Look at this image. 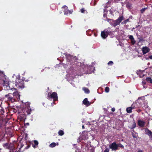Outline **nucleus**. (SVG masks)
<instances>
[{
    "instance_id": "1",
    "label": "nucleus",
    "mask_w": 152,
    "mask_h": 152,
    "mask_svg": "<svg viewBox=\"0 0 152 152\" xmlns=\"http://www.w3.org/2000/svg\"><path fill=\"white\" fill-rule=\"evenodd\" d=\"M124 19V17L123 16L119 17L118 19L114 20L112 19L107 18V20L112 26L115 27L120 24V23Z\"/></svg>"
},
{
    "instance_id": "2",
    "label": "nucleus",
    "mask_w": 152,
    "mask_h": 152,
    "mask_svg": "<svg viewBox=\"0 0 152 152\" xmlns=\"http://www.w3.org/2000/svg\"><path fill=\"white\" fill-rule=\"evenodd\" d=\"M4 99L8 102L13 103L15 102V99L13 97L12 94L9 93L5 95Z\"/></svg>"
},
{
    "instance_id": "3",
    "label": "nucleus",
    "mask_w": 152,
    "mask_h": 152,
    "mask_svg": "<svg viewBox=\"0 0 152 152\" xmlns=\"http://www.w3.org/2000/svg\"><path fill=\"white\" fill-rule=\"evenodd\" d=\"M18 114L19 115L18 116V119L21 121H23L26 119V115L29 114H28L27 111H25V112H24L21 110L19 112Z\"/></svg>"
},
{
    "instance_id": "4",
    "label": "nucleus",
    "mask_w": 152,
    "mask_h": 152,
    "mask_svg": "<svg viewBox=\"0 0 152 152\" xmlns=\"http://www.w3.org/2000/svg\"><path fill=\"white\" fill-rule=\"evenodd\" d=\"M15 86L17 88H23L24 87L23 80L17 78L15 80Z\"/></svg>"
},
{
    "instance_id": "5",
    "label": "nucleus",
    "mask_w": 152,
    "mask_h": 152,
    "mask_svg": "<svg viewBox=\"0 0 152 152\" xmlns=\"http://www.w3.org/2000/svg\"><path fill=\"white\" fill-rule=\"evenodd\" d=\"M30 102H26L25 104L26 107L23 108H21V110L22 111H24V112H25V111H27L28 114H30L31 110L30 106Z\"/></svg>"
},
{
    "instance_id": "6",
    "label": "nucleus",
    "mask_w": 152,
    "mask_h": 152,
    "mask_svg": "<svg viewBox=\"0 0 152 152\" xmlns=\"http://www.w3.org/2000/svg\"><path fill=\"white\" fill-rule=\"evenodd\" d=\"M48 96L49 99H53L54 101H56L58 99L57 94L56 92H53L52 94L48 92Z\"/></svg>"
},
{
    "instance_id": "7",
    "label": "nucleus",
    "mask_w": 152,
    "mask_h": 152,
    "mask_svg": "<svg viewBox=\"0 0 152 152\" xmlns=\"http://www.w3.org/2000/svg\"><path fill=\"white\" fill-rule=\"evenodd\" d=\"M66 59L67 61L70 63V64L73 63V61H75L77 59L76 56L70 55H68L67 56Z\"/></svg>"
},
{
    "instance_id": "8",
    "label": "nucleus",
    "mask_w": 152,
    "mask_h": 152,
    "mask_svg": "<svg viewBox=\"0 0 152 152\" xmlns=\"http://www.w3.org/2000/svg\"><path fill=\"white\" fill-rule=\"evenodd\" d=\"M137 103H134L131 106L127 107L126 109V111L127 113H131L132 112V110L137 108Z\"/></svg>"
},
{
    "instance_id": "9",
    "label": "nucleus",
    "mask_w": 152,
    "mask_h": 152,
    "mask_svg": "<svg viewBox=\"0 0 152 152\" xmlns=\"http://www.w3.org/2000/svg\"><path fill=\"white\" fill-rule=\"evenodd\" d=\"M109 147L110 149H112V151H115L118 149V145L115 142H113L109 145Z\"/></svg>"
},
{
    "instance_id": "10",
    "label": "nucleus",
    "mask_w": 152,
    "mask_h": 152,
    "mask_svg": "<svg viewBox=\"0 0 152 152\" xmlns=\"http://www.w3.org/2000/svg\"><path fill=\"white\" fill-rule=\"evenodd\" d=\"M62 8L64 9V15H67L68 14H72L73 12L72 11L69 10L68 9L66 5L63 6Z\"/></svg>"
},
{
    "instance_id": "11",
    "label": "nucleus",
    "mask_w": 152,
    "mask_h": 152,
    "mask_svg": "<svg viewBox=\"0 0 152 152\" xmlns=\"http://www.w3.org/2000/svg\"><path fill=\"white\" fill-rule=\"evenodd\" d=\"M21 108L18 106H16L15 108H12L10 109V111L13 113H16L18 112V113L19 112H20L21 110Z\"/></svg>"
},
{
    "instance_id": "12",
    "label": "nucleus",
    "mask_w": 152,
    "mask_h": 152,
    "mask_svg": "<svg viewBox=\"0 0 152 152\" xmlns=\"http://www.w3.org/2000/svg\"><path fill=\"white\" fill-rule=\"evenodd\" d=\"M12 96L15 99V101L18 100V99H20V95L18 91L14 92L12 94Z\"/></svg>"
},
{
    "instance_id": "13",
    "label": "nucleus",
    "mask_w": 152,
    "mask_h": 152,
    "mask_svg": "<svg viewBox=\"0 0 152 152\" xmlns=\"http://www.w3.org/2000/svg\"><path fill=\"white\" fill-rule=\"evenodd\" d=\"M145 134L149 137L150 139L152 140V132L148 128L145 129Z\"/></svg>"
},
{
    "instance_id": "14",
    "label": "nucleus",
    "mask_w": 152,
    "mask_h": 152,
    "mask_svg": "<svg viewBox=\"0 0 152 152\" xmlns=\"http://www.w3.org/2000/svg\"><path fill=\"white\" fill-rule=\"evenodd\" d=\"M87 136V133L85 132H83L82 134L81 135V136L79 137V139L80 140H85L86 139Z\"/></svg>"
},
{
    "instance_id": "15",
    "label": "nucleus",
    "mask_w": 152,
    "mask_h": 152,
    "mask_svg": "<svg viewBox=\"0 0 152 152\" xmlns=\"http://www.w3.org/2000/svg\"><path fill=\"white\" fill-rule=\"evenodd\" d=\"M138 125L141 127H143L145 126V122L142 120H139L137 121Z\"/></svg>"
},
{
    "instance_id": "16",
    "label": "nucleus",
    "mask_w": 152,
    "mask_h": 152,
    "mask_svg": "<svg viewBox=\"0 0 152 152\" xmlns=\"http://www.w3.org/2000/svg\"><path fill=\"white\" fill-rule=\"evenodd\" d=\"M142 51L143 54H145L149 51V49L146 47H144L142 48Z\"/></svg>"
},
{
    "instance_id": "17",
    "label": "nucleus",
    "mask_w": 152,
    "mask_h": 152,
    "mask_svg": "<svg viewBox=\"0 0 152 152\" xmlns=\"http://www.w3.org/2000/svg\"><path fill=\"white\" fill-rule=\"evenodd\" d=\"M83 104L87 106H88L91 104V103L88 101V99L87 98H85L83 101Z\"/></svg>"
},
{
    "instance_id": "18",
    "label": "nucleus",
    "mask_w": 152,
    "mask_h": 152,
    "mask_svg": "<svg viewBox=\"0 0 152 152\" xmlns=\"http://www.w3.org/2000/svg\"><path fill=\"white\" fill-rule=\"evenodd\" d=\"M101 36L103 39H105L108 36L106 35V33L104 31H102L101 33Z\"/></svg>"
},
{
    "instance_id": "19",
    "label": "nucleus",
    "mask_w": 152,
    "mask_h": 152,
    "mask_svg": "<svg viewBox=\"0 0 152 152\" xmlns=\"http://www.w3.org/2000/svg\"><path fill=\"white\" fill-rule=\"evenodd\" d=\"M38 141L36 140H34V144H32L33 147L34 148H37V146L38 144Z\"/></svg>"
},
{
    "instance_id": "20",
    "label": "nucleus",
    "mask_w": 152,
    "mask_h": 152,
    "mask_svg": "<svg viewBox=\"0 0 152 152\" xmlns=\"http://www.w3.org/2000/svg\"><path fill=\"white\" fill-rule=\"evenodd\" d=\"M83 90L86 93L88 94L90 92V91L89 90V89L86 87H83Z\"/></svg>"
},
{
    "instance_id": "21",
    "label": "nucleus",
    "mask_w": 152,
    "mask_h": 152,
    "mask_svg": "<svg viewBox=\"0 0 152 152\" xmlns=\"http://www.w3.org/2000/svg\"><path fill=\"white\" fill-rule=\"evenodd\" d=\"M92 33V31L90 29L87 30L86 31V34L89 36H91V35Z\"/></svg>"
},
{
    "instance_id": "22",
    "label": "nucleus",
    "mask_w": 152,
    "mask_h": 152,
    "mask_svg": "<svg viewBox=\"0 0 152 152\" xmlns=\"http://www.w3.org/2000/svg\"><path fill=\"white\" fill-rule=\"evenodd\" d=\"M132 4L129 2H127L126 4V7L128 9H131V8Z\"/></svg>"
},
{
    "instance_id": "23",
    "label": "nucleus",
    "mask_w": 152,
    "mask_h": 152,
    "mask_svg": "<svg viewBox=\"0 0 152 152\" xmlns=\"http://www.w3.org/2000/svg\"><path fill=\"white\" fill-rule=\"evenodd\" d=\"M146 80L148 83L152 84V79L151 78L148 77L146 79Z\"/></svg>"
},
{
    "instance_id": "24",
    "label": "nucleus",
    "mask_w": 152,
    "mask_h": 152,
    "mask_svg": "<svg viewBox=\"0 0 152 152\" xmlns=\"http://www.w3.org/2000/svg\"><path fill=\"white\" fill-rule=\"evenodd\" d=\"M58 134L59 135L62 136L64 134V132L63 131L60 130L58 132Z\"/></svg>"
},
{
    "instance_id": "25",
    "label": "nucleus",
    "mask_w": 152,
    "mask_h": 152,
    "mask_svg": "<svg viewBox=\"0 0 152 152\" xmlns=\"http://www.w3.org/2000/svg\"><path fill=\"white\" fill-rule=\"evenodd\" d=\"M56 143L52 142L49 145V146L51 148H53L55 147L56 146Z\"/></svg>"
},
{
    "instance_id": "26",
    "label": "nucleus",
    "mask_w": 152,
    "mask_h": 152,
    "mask_svg": "<svg viewBox=\"0 0 152 152\" xmlns=\"http://www.w3.org/2000/svg\"><path fill=\"white\" fill-rule=\"evenodd\" d=\"M80 12L82 13H84L85 12H87V10H85L84 8H82L80 10Z\"/></svg>"
},
{
    "instance_id": "27",
    "label": "nucleus",
    "mask_w": 152,
    "mask_h": 152,
    "mask_svg": "<svg viewBox=\"0 0 152 152\" xmlns=\"http://www.w3.org/2000/svg\"><path fill=\"white\" fill-rule=\"evenodd\" d=\"M117 145H118V147H120V148H124V146L123 145H122L121 143H119L117 144Z\"/></svg>"
},
{
    "instance_id": "28",
    "label": "nucleus",
    "mask_w": 152,
    "mask_h": 152,
    "mask_svg": "<svg viewBox=\"0 0 152 152\" xmlns=\"http://www.w3.org/2000/svg\"><path fill=\"white\" fill-rule=\"evenodd\" d=\"M136 42V41L135 40L134 38L132 40H131V43L132 45H133L135 44Z\"/></svg>"
},
{
    "instance_id": "29",
    "label": "nucleus",
    "mask_w": 152,
    "mask_h": 152,
    "mask_svg": "<svg viewBox=\"0 0 152 152\" xmlns=\"http://www.w3.org/2000/svg\"><path fill=\"white\" fill-rule=\"evenodd\" d=\"M110 90L109 88L108 87H106L105 89V91L107 93L109 92Z\"/></svg>"
},
{
    "instance_id": "30",
    "label": "nucleus",
    "mask_w": 152,
    "mask_h": 152,
    "mask_svg": "<svg viewBox=\"0 0 152 152\" xmlns=\"http://www.w3.org/2000/svg\"><path fill=\"white\" fill-rule=\"evenodd\" d=\"M136 127V124L135 122H134V123L133 124L132 128H131V129H133L134 128H135Z\"/></svg>"
},
{
    "instance_id": "31",
    "label": "nucleus",
    "mask_w": 152,
    "mask_h": 152,
    "mask_svg": "<svg viewBox=\"0 0 152 152\" xmlns=\"http://www.w3.org/2000/svg\"><path fill=\"white\" fill-rule=\"evenodd\" d=\"M113 64V62L112 61H110L107 64L109 66H112Z\"/></svg>"
},
{
    "instance_id": "32",
    "label": "nucleus",
    "mask_w": 152,
    "mask_h": 152,
    "mask_svg": "<svg viewBox=\"0 0 152 152\" xmlns=\"http://www.w3.org/2000/svg\"><path fill=\"white\" fill-rule=\"evenodd\" d=\"M23 145H24L23 144L21 145L20 147L19 148V150L18 151V152H21V151H21V149L23 147Z\"/></svg>"
},
{
    "instance_id": "33",
    "label": "nucleus",
    "mask_w": 152,
    "mask_h": 152,
    "mask_svg": "<svg viewBox=\"0 0 152 152\" xmlns=\"http://www.w3.org/2000/svg\"><path fill=\"white\" fill-rule=\"evenodd\" d=\"M109 149L108 148H105V149L104 150V152H109Z\"/></svg>"
},
{
    "instance_id": "34",
    "label": "nucleus",
    "mask_w": 152,
    "mask_h": 152,
    "mask_svg": "<svg viewBox=\"0 0 152 152\" xmlns=\"http://www.w3.org/2000/svg\"><path fill=\"white\" fill-rule=\"evenodd\" d=\"M32 77H29V78L27 80L24 79V80H23V81H24L25 82H28V81H30V79H32Z\"/></svg>"
},
{
    "instance_id": "35",
    "label": "nucleus",
    "mask_w": 152,
    "mask_h": 152,
    "mask_svg": "<svg viewBox=\"0 0 152 152\" xmlns=\"http://www.w3.org/2000/svg\"><path fill=\"white\" fill-rule=\"evenodd\" d=\"M3 145L4 147L5 146V147H8L9 146V144L8 143H6L4 144Z\"/></svg>"
},
{
    "instance_id": "36",
    "label": "nucleus",
    "mask_w": 152,
    "mask_h": 152,
    "mask_svg": "<svg viewBox=\"0 0 152 152\" xmlns=\"http://www.w3.org/2000/svg\"><path fill=\"white\" fill-rule=\"evenodd\" d=\"M129 38L130 39V40H132L133 39H134V37H133L132 35H129Z\"/></svg>"
},
{
    "instance_id": "37",
    "label": "nucleus",
    "mask_w": 152,
    "mask_h": 152,
    "mask_svg": "<svg viewBox=\"0 0 152 152\" xmlns=\"http://www.w3.org/2000/svg\"><path fill=\"white\" fill-rule=\"evenodd\" d=\"M145 8H143L140 11L141 13H142L144 11H145Z\"/></svg>"
},
{
    "instance_id": "38",
    "label": "nucleus",
    "mask_w": 152,
    "mask_h": 152,
    "mask_svg": "<svg viewBox=\"0 0 152 152\" xmlns=\"http://www.w3.org/2000/svg\"><path fill=\"white\" fill-rule=\"evenodd\" d=\"M105 31V33H106V35H107L108 36L109 33V31L108 30L106 31Z\"/></svg>"
},
{
    "instance_id": "39",
    "label": "nucleus",
    "mask_w": 152,
    "mask_h": 152,
    "mask_svg": "<svg viewBox=\"0 0 152 152\" xmlns=\"http://www.w3.org/2000/svg\"><path fill=\"white\" fill-rule=\"evenodd\" d=\"M125 21V23H127L128 22H129V19H127L126 20H124Z\"/></svg>"
},
{
    "instance_id": "40",
    "label": "nucleus",
    "mask_w": 152,
    "mask_h": 152,
    "mask_svg": "<svg viewBox=\"0 0 152 152\" xmlns=\"http://www.w3.org/2000/svg\"><path fill=\"white\" fill-rule=\"evenodd\" d=\"M115 109L114 107H113V108H112L111 111H112V112H114L115 111Z\"/></svg>"
},
{
    "instance_id": "41",
    "label": "nucleus",
    "mask_w": 152,
    "mask_h": 152,
    "mask_svg": "<svg viewBox=\"0 0 152 152\" xmlns=\"http://www.w3.org/2000/svg\"><path fill=\"white\" fill-rule=\"evenodd\" d=\"M1 111L2 112H1V113L3 115V113H4V109H1Z\"/></svg>"
},
{
    "instance_id": "42",
    "label": "nucleus",
    "mask_w": 152,
    "mask_h": 152,
    "mask_svg": "<svg viewBox=\"0 0 152 152\" xmlns=\"http://www.w3.org/2000/svg\"><path fill=\"white\" fill-rule=\"evenodd\" d=\"M137 152H143L142 151L141 149H139Z\"/></svg>"
},
{
    "instance_id": "43",
    "label": "nucleus",
    "mask_w": 152,
    "mask_h": 152,
    "mask_svg": "<svg viewBox=\"0 0 152 152\" xmlns=\"http://www.w3.org/2000/svg\"><path fill=\"white\" fill-rule=\"evenodd\" d=\"M121 24H126V23H125V21H124L122 22Z\"/></svg>"
},
{
    "instance_id": "44",
    "label": "nucleus",
    "mask_w": 152,
    "mask_h": 152,
    "mask_svg": "<svg viewBox=\"0 0 152 152\" xmlns=\"http://www.w3.org/2000/svg\"><path fill=\"white\" fill-rule=\"evenodd\" d=\"M30 145H28L26 148L27 149L30 147Z\"/></svg>"
},
{
    "instance_id": "45",
    "label": "nucleus",
    "mask_w": 152,
    "mask_h": 152,
    "mask_svg": "<svg viewBox=\"0 0 152 152\" xmlns=\"http://www.w3.org/2000/svg\"><path fill=\"white\" fill-rule=\"evenodd\" d=\"M144 75H140V77H144Z\"/></svg>"
},
{
    "instance_id": "46",
    "label": "nucleus",
    "mask_w": 152,
    "mask_h": 152,
    "mask_svg": "<svg viewBox=\"0 0 152 152\" xmlns=\"http://www.w3.org/2000/svg\"><path fill=\"white\" fill-rule=\"evenodd\" d=\"M149 58L151 59H152V55L150 56H149Z\"/></svg>"
},
{
    "instance_id": "47",
    "label": "nucleus",
    "mask_w": 152,
    "mask_h": 152,
    "mask_svg": "<svg viewBox=\"0 0 152 152\" xmlns=\"http://www.w3.org/2000/svg\"><path fill=\"white\" fill-rule=\"evenodd\" d=\"M141 110H140V109H138L137 110V111L138 112H141Z\"/></svg>"
},
{
    "instance_id": "48",
    "label": "nucleus",
    "mask_w": 152,
    "mask_h": 152,
    "mask_svg": "<svg viewBox=\"0 0 152 152\" xmlns=\"http://www.w3.org/2000/svg\"><path fill=\"white\" fill-rule=\"evenodd\" d=\"M54 7L55 8V6L54 5H53V4L51 5V6L50 7Z\"/></svg>"
},
{
    "instance_id": "49",
    "label": "nucleus",
    "mask_w": 152,
    "mask_h": 152,
    "mask_svg": "<svg viewBox=\"0 0 152 152\" xmlns=\"http://www.w3.org/2000/svg\"><path fill=\"white\" fill-rule=\"evenodd\" d=\"M103 16L104 17H107V15L105 14H104L103 15Z\"/></svg>"
},
{
    "instance_id": "50",
    "label": "nucleus",
    "mask_w": 152,
    "mask_h": 152,
    "mask_svg": "<svg viewBox=\"0 0 152 152\" xmlns=\"http://www.w3.org/2000/svg\"><path fill=\"white\" fill-rule=\"evenodd\" d=\"M82 128L83 129H84L85 128V127H84V125H83V126H82Z\"/></svg>"
},
{
    "instance_id": "51",
    "label": "nucleus",
    "mask_w": 152,
    "mask_h": 152,
    "mask_svg": "<svg viewBox=\"0 0 152 152\" xmlns=\"http://www.w3.org/2000/svg\"><path fill=\"white\" fill-rule=\"evenodd\" d=\"M60 12V14H61V13H62V11H60L59 12Z\"/></svg>"
},
{
    "instance_id": "52",
    "label": "nucleus",
    "mask_w": 152,
    "mask_h": 152,
    "mask_svg": "<svg viewBox=\"0 0 152 152\" xmlns=\"http://www.w3.org/2000/svg\"><path fill=\"white\" fill-rule=\"evenodd\" d=\"M140 26V25H138V26H136V28H137L138 26Z\"/></svg>"
},
{
    "instance_id": "53",
    "label": "nucleus",
    "mask_w": 152,
    "mask_h": 152,
    "mask_svg": "<svg viewBox=\"0 0 152 152\" xmlns=\"http://www.w3.org/2000/svg\"><path fill=\"white\" fill-rule=\"evenodd\" d=\"M115 2H116L117 0H115Z\"/></svg>"
},
{
    "instance_id": "54",
    "label": "nucleus",
    "mask_w": 152,
    "mask_h": 152,
    "mask_svg": "<svg viewBox=\"0 0 152 152\" xmlns=\"http://www.w3.org/2000/svg\"><path fill=\"white\" fill-rule=\"evenodd\" d=\"M27 124H29L28 123H27Z\"/></svg>"
},
{
    "instance_id": "55",
    "label": "nucleus",
    "mask_w": 152,
    "mask_h": 152,
    "mask_svg": "<svg viewBox=\"0 0 152 152\" xmlns=\"http://www.w3.org/2000/svg\"><path fill=\"white\" fill-rule=\"evenodd\" d=\"M133 29H134V28H133Z\"/></svg>"
},
{
    "instance_id": "56",
    "label": "nucleus",
    "mask_w": 152,
    "mask_h": 152,
    "mask_svg": "<svg viewBox=\"0 0 152 152\" xmlns=\"http://www.w3.org/2000/svg\"><path fill=\"white\" fill-rule=\"evenodd\" d=\"M95 36H96V34H95Z\"/></svg>"
},
{
    "instance_id": "57",
    "label": "nucleus",
    "mask_w": 152,
    "mask_h": 152,
    "mask_svg": "<svg viewBox=\"0 0 152 152\" xmlns=\"http://www.w3.org/2000/svg\"><path fill=\"white\" fill-rule=\"evenodd\" d=\"M95 36H96V34H95Z\"/></svg>"
}]
</instances>
